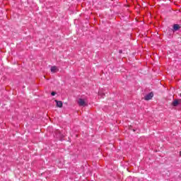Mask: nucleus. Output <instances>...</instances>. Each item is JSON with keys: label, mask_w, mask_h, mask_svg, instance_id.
<instances>
[{"label": "nucleus", "mask_w": 181, "mask_h": 181, "mask_svg": "<svg viewBox=\"0 0 181 181\" xmlns=\"http://www.w3.org/2000/svg\"><path fill=\"white\" fill-rule=\"evenodd\" d=\"M78 104L80 107H87L88 104L86 103V100L83 98H79L78 100Z\"/></svg>", "instance_id": "obj_1"}, {"label": "nucleus", "mask_w": 181, "mask_h": 181, "mask_svg": "<svg viewBox=\"0 0 181 181\" xmlns=\"http://www.w3.org/2000/svg\"><path fill=\"white\" fill-rule=\"evenodd\" d=\"M152 98H153V92H150L144 96V100L146 101H149V100H152Z\"/></svg>", "instance_id": "obj_2"}, {"label": "nucleus", "mask_w": 181, "mask_h": 181, "mask_svg": "<svg viewBox=\"0 0 181 181\" xmlns=\"http://www.w3.org/2000/svg\"><path fill=\"white\" fill-rule=\"evenodd\" d=\"M180 25L173 24L172 30L173 32H177V30H180Z\"/></svg>", "instance_id": "obj_3"}, {"label": "nucleus", "mask_w": 181, "mask_h": 181, "mask_svg": "<svg viewBox=\"0 0 181 181\" xmlns=\"http://www.w3.org/2000/svg\"><path fill=\"white\" fill-rule=\"evenodd\" d=\"M55 103H57V107L59 108H62L63 107V102L61 100H55Z\"/></svg>", "instance_id": "obj_4"}, {"label": "nucleus", "mask_w": 181, "mask_h": 181, "mask_svg": "<svg viewBox=\"0 0 181 181\" xmlns=\"http://www.w3.org/2000/svg\"><path fill=\"white\" fill-rule=\"evenodd\" d=\"M173 107H177V105H180L179 104V100L178 99H175L173 103H172Z\"/></svg>", "instance_id": "obj_5"}, {"label": "nucleus", "mask_w": 181, "mask_h": 181, "mask_svg": "<svg viewBox=\"0 0 181 181\" xmlns=\"http://www.w3.org/2000/svg\"><path fill=\"white\" fill-rule=\"evenodd\" d=\"M56 71H57V66H51V72L56 73Z\"/></svg>", "instance_id": "obj_6"}, {"label": "nucleus", "mask_w": 181, "mask_h": 181, "mask_svg": "<svg viewBox=\"0 0 181 181\" xmlns=\"http://www.w3.org/2000/svg\"><path fill=\"white\" fill-rule=\"evenodd\" d=\"M58 138H59V141H64V134H62L59 133Z\"/></svg>", "instance_id": "obj_7"}, {"label": "nucleus", "mask_w": 181, "mask_h": 181, "mask_svg": "<svg viewBox=\"0 0 181 181\" xmlns=\"http://www.w3.org/2000/svg\"><path fill=\"white\" fill-rule=\"evenodd\" d=\"M98 95H100L102 98H104V97L105 96V93H101V91H100L98 92Z\"/></svg>", "instance_id": "obj_8"}, {"label": "nucleus", "mask_w": 181, "mask_h": 181, "mask_svg": "<svg viewBox=\"0 0 181 181\" xmlns=\"http://www.w3.org/2000/svg\"><path fill=\"white\" fill-rule=\"evenodd\" d=\"M55 134H56V135H57L58 136L60 135V134H62V132H60V131L59 130H57L56 132H55Z\"/></svg>", "instance_id": "obj_9"}, {"label": "nucleus", "mask_w": 181, "mask_h": 181, "mask_svg": "<svg viewBox=\"0 0 181 181\" xmlns=\"http://www.w3.org/2000/svg\"><path fill=\"white\" fill-rule=\"evenodd\" d=\"M55 94H56V92H54V91H52V92L51 93V95H52V96H54Z\"/></svg>", "instance_id": "obj_10"}, {"label": "nucleus", "mask_w": 181, "mask_h": 181, "mask_svg": "<svg viewBox=\"0 0 181 181\" xmlns=\"http://www.w3.org/2000/svg\"><path fill=\"white\" fill-rule=\"evenodd\" d=\"M179 104L181 105V99H177Z\"/></svg>", "instance_id": "obj_11"}, {"label": "nucleus", "mask_w": 181, "mask_h": 181, "mask_svg": "<svg viewBox=\"0 0 181 181\" xmlns=\"http://www.w3.org/2000/svg\"><path fill=\"white\" fill-rule=\"evenodd\" d=\"M119 53L121 54L122 53V49H119Z\"/></svg>", "instance_id": "obj_12"}, {"label": "nucleus", "mask_w": 181, "mask_h": 181, "mask_svg": "<svg viewBox=\"0 0 181 181\" xmlns=\"http://www.w3.org/2000/svg\"><path fill=\"white\" fill-rule=\"evenodd\" d=\"M129 129H132V126L129 127Z\"/></svg>", "instance_id": "obj_13"}, {"label": "nucleus", "mask_w": 181, "mask_h": 181, "mask_svg": "<svg viewBox=\"0 0 181 181\" xmlns=\"http://www.w3.org/2000/svg\"><path fill=\"white\" fill-rule=\"evenodd\" d=\"M134 132H135L136 130V129H133Z\"/></svg>", "instance_id": "obj_14"}]
</instances>
